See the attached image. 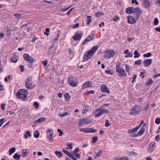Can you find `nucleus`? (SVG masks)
Masks as SVG:
<instances>
[{
  "mask_svg": "<svg viewBox=\"0 0 160 160\" xmlns=\"http://www.w3.org/2000/svg\"><path fill=\"white\" fill-rule=\"evenodd\" d=\"M28 94V92L27 89H21L17 92L16 96L18 98L24 100L27 98Z\"/></svg>",
  "mask_w": 160,
  "mask_h": 160,
  "instance_id": "obj_1",
  "label": "nucleus"
},
{
  "mask_svg": "<svg viewBox=\"0 0 160 160\" xmlns=\"http://www.w3.org/2000/svg\"><path fill=\"white\" fill-rule=\"evenodd\" d=\"M109 111L106 109H101L98 108L93 112V114H95V117L98 118L101 116L102 114L105 113H108Z\"/></svg>",
  "mask_w": 160,
  "mask_h": 160,
  "instance_id": "obj_2",
  "label": "nucleus"
},
{
  "mask_svg": "<svg viewBox=\"0 0 160 160\" xmlns=\"http://www.w3.org/2000/svg\"><path fill=\"white\" fill-rule=\"evenodd\" d=\"M68 81L69 84L72 87H76L77 86V79L74 77L69 76Z\"/></svg>",
  "mask_w": 160,
  "mask_h": 160,
  "instance_id": "obj_3",
  "label": "nucleus"
},
{
  "mask_svg": "<svg viewBox=\"0 0 160 160\" xmlns=\"http://www.w3.org/2000/svg\"><path fill=\"white\" fill-rule=\"evenodd\" d=\"M141 111V109L140 107L136 105L131 108L129 112V114H138Z\"/></svg>",
  "mask_w": 160,
  "mask_h": 160,
  "instance_id": "obj_4",
  "label": "nucleus"
},
{
  "mask_svg": "<svg viewBox=\"0 0 160 160\" xmlns=\"http://www.w3.org/2000/svg\"><path fill=\"white\" fill-rule=\"evenodd\" d=\"M32 79L30 77L25 81V86L28 89H30L34 88L35 85L33 84L31 82Z\"/></svg>",
  "mask_w": 160,
  "mask_h": 160,
  "instance_id": "obj_5",
  "label": "nucleus"
},
{
  "mask_svg": "<svg viewBox=\"0 0 160 160\" xmlns=\"http://www.w3.org/2000/svg\"><path fill=\"white\" fill-rule=\"evenodd\" d=\"M92 122L91 119L83 118L79 120L78 126H81L82 124H88L91 123Z\"/></svg>",
  "mask_w": 160,
  "mask_h": 160,
  "instance_id": "obj_6",
  "label": "nucleus"
},
{
  "mask_svg": "<svg viewBox=\"0 0 160 160\" xmlns=\"http://www.w3.org/2000/svg\"><path fill=\"white\" fill-rule=\"evenodd\" d=\"M133 13H135L134 15V17L135 18H137V19L139 18L140 16L142 13V10L138 8H133Z\"/></svg>",
  "mask_w": 160,
  "mask_h": 160,
  "instance_id": "obj_7",
  "label": "nucleus"
},
{
  "mask_svg": "<svg viewBox=\"0 0 160 160\" xmlns=\"http://www.w3.org/2000/svg\"><path fill=\"white\" fill-rule=\"evenodd\" d=\"M115 55V52L113 50H109L104 53L103 57L106 58H110L113 57Z\"/></svg>",
  "mask_w": 160,
  "mask_h": 160,
  "instance_id": "obj_8",
  "label": "nucleus"
},
{
  "mask_svg": "<svg viewBox=\"0 0 160 160\" xmlns=\"http://www.w3.org/2000/svg\"><path fill=\"white\" fill-rule=\"evenodd\" d=\"M93 55L89 51L86 52L83 57V61L85 62L90 59Z\"/></svg>",
  "mask_w": 160,
  "mask_h": 160,
  "instance_id": "obj_9",
  "label": "nucleus"
},
{
  "mask_svg": "<svg viewBox=\"0 0 160 160\" xmlns=\"http://www.w3.org/2000/svg\"><path fill=\"white\" fill-rule=\"evenodd\" d=\"M82 32H77L73 36V38L75 41L79 40L82 36Z\"/></svg>",
  "mask_w": 160,
  "mask_h": 160,
  "instance_id": "obj_10",
  "label": "nucleus"
},
{
  "mask_svg": "<svg viewBox=\"0 0 160 160\" xmlns=\"http://www.w3.org/2000/svg\"><path fill=\"white\" fill-rule=\"evenodd\" d=\"M23 58L25 60L28 62H33L34 61L33 59L28 54H24Z\"/></svg>",
  "mask_w": 160,
  "mask_h": 160,
  "instance_id": "obj_11",
  "label": "nucleus"
},
{
  "mask_svg": "<svg viewBox=\"0 0 160 160\" xmlns=\"http://www.w3.org/2000/svg\"><path fill=\"white\" fill-rule=\"evenodd\" d=\"M155 143L152 142L150 144L148 148H147V151L150 153L152 152L155 148L154 145Z\"/></svg>",
  "mask_w": 160,
  "mask_h": 160,
  "instance_id": "obj_12",
  "label": "nucleus"
},
{
  "mask_svg": "<svg viewBox=\"0 0 160 160\" xmlns=\"http://www.w3.org/2000/svg\"><path fill=\"white\" fill-rule=\"evenodd\" d=\"M92 86L91 83L89 81L86 82L84 83L82 87V89H84L86 88L91 87Z\"/></svg>",
  "mask_w": 160,
  "mask_h": 160,
  "instance_id": "obj_13",
  "label": "nucleus"
},
{
  "mask_svg": "<svg viewBox=\"0 0 160 160\" xmlns=\"http://www.w3.org/2000/svg\"><path fill=\"white\" fill-rule=\"evenodd\" d=\"M100 88L101 91L103 92H106L108 93H110L109 90L105 85L102 84Z\"/></svg>",
  "mask_w": 160,
  "mask_h": 160,
  "instance_id": "obj_14",
  "label": "nucleus"
},
{
  "mask_svg": "<svg viewBox=\"0 0 160 160\" xmlns=\"http://www.w3.org/2000/svg\"><path fill=\"white\" fill-rule=\"evenodd\" d=\"M128 21V23L133 24L136 23V21L135 20L134 18L132 16H127Z\"/></svg>",
  "mask_w": 160,
  "mask_h": 160,
  "instance_id": "obj_15",
  "label": "nucleus"
},
{
  "mask_svg": "<svg viewBox=\"0 0 160 160\" xmlns=\"http://www.w3.org/2000/svg\"><path fill=\"white\" fill-rule=\"evenodd\" d=\"M117 72L118 73V76L120 77H126L127 76V74L125 73V70L122 69L117 71Z\"/></svg>",
  "mask_w": 160,
  "mask_h": 160,
  "instance_id": "obj_16",
  "label": "nucleus"
},
{
  "mask_svg": "<svg viewBox=\"0 0 160 160\" xmlns=\"http://www.w3.org/2000/svg\"><path fill=\"white\" fill-rule=\"evenodd\" d=\"M152 62V60L151 59H147L144 60V65L145 67H148L151 64Z\"/></svg>",
  "mask_w": 160,
  "mask_h": 160,
  "instance_id": "obj_17",
  "label": "nucleus"
},
{
  "mask_svg": "<svg viewBox=\"0 0 160 160\" xmlns=\"http://www.w3.org/2000/svg\"><path fill=\"white\" fill-rule=\"evenodd\" d=\"M45 118L44 117H41L39 118L37 120L34 121V123L36 124L38 123H41L45 121Z\"/></svg>",
  "mask_w": 160,
  "mask_h": 160,
  "instance_id": "obj_18",
  "label": "nucleus"
},
{
  "mask_svg": "<svg viewBox=\"0 0 160 160\" xmlns=\"http://www.w3.org/2000/svg\"><path fill=\"white\" fill-rule=\"evenodd\" d=\"M143 2V5L146 8L150 7V3L148 0H144Z\"/></svg>",
  "mask_w": 160,
  "mask_h": 160,
  "instance_id": "obj_19",
  "label": "nucleus"
},
{
  "mask_svg": "<svg viewBox=\"0 0 160 160\" xmlns=\"http://www.w3.org/2000/svg\"><path fill=\"white\" fill-rule=\"evenodd\" d=\"M133 7H128L126 9V12L128 14H130L131 13H132L133 12Z\"/></svg>",
  "mask_w": 160,
  "mask_h": 160,
  "instance_id": "obj_20",
  "label": "nucleus"
},
{
  "mask_svg": "<svg viewBox=\"0 0 160 160\" xmlns=\"http://www.w3.org/2000/svg\"><path fill=\"white\" fill-rule=\"evenodd\" d=\"M98 48V47L97 46H94L89 50V52L93 55Z\"/></svg>",
  "mask_w": 160,
  "mask_h": 160,
  "instance_id": "obj_21",
  "label": "nucleus"
},
{
  "mask_svg": "<svg viewBox=\"0 0 160 160\" xmlns=\"http://www.w3.org/2000/svg\"><path fill=\"white\" fill-rule=\"evenodd\" d=\"M140 127V126H138L133 129H130L128 131V133H133L137 131Z\"/></svg>",
  "mask_w": 160,
  "mask_h": 160,
  "instance_id": "obj_22",
  "label": "nucleus"
},
{
  "mask_svg": "<svg viewBox=\"0 0 160 160\" xmlns=\"http://www.w3.org/2000/svg\"><path fill=\"white\" fill-rule=\"evenodd\" d=\"M94 39L93 38L91 37L90 35L87 38L85 39L83 42V44H85V43L86 42H88L90 41L91 40H93Z\"/></svg>",
  "mask_w": 160,
  "mask_h": 160,
  "instance_id": "obj_23",
  "label": "nucleus"
},
{
  "mask_svg": "<svg viewBox=\"0 0 160 160\" xmlns=\"http://www.w3.org/2000/svg\"><path fill=\"white\" fill-rule=\"evenodd\" d=\"M87 133H94L97 132V130L96 129H94L92 128H87Z\"/></svg>",
  "mask_w": 160,
  "mask_h": 160,
  "instance_id": "obj_24",
  "label": "nucleus"
},
{
  "mask_svg": "<svg viewBox=\"0 0 160 160\" xmlns=\"http://www.w3.org/2000/svg\"><path fill=\"white\" fill-rule=\"evenodd\" d=\"M88 107L87 105H84L82 109V113H84L88 111Z\"/></svg>",
  "mask_w": 160,
  "mask_h": 160,
  "instance_id": "obj_25",
  "label": "nucleus"
},
{
  "mask_svg": "<svg viewBox=\"0 0 160 160\" xmlns=\"http://www.w3.org/2000/svg\"><path fill=\"white\" fill-rule=\"evenodd\" d=\"M115 160H129V159L127 157L123 156L122 157L117 158H115Z\"/></svg>",
  "mask_w": 160,
  "mask_h": 160,
  "instance_id": "obj_26",
  "label": "nucleus"
},
{
  "mask_svg": "<svg viewBox=\"0 0 160 160\" xmlns=\"http://www.w3.org/2000/svg\"><path fill=\"white\" fill-rule=\"evenodd\" d=\"M28 152L26 149H23L22 150V157H25L28 155Z\"/></svg>",
  "mask_w": 160,
  "mask_h": 160,
  "instance_id": "obj_27",
  "label": "nucleus"
},
{
  "mask_svg": "<svg viewBox=\"0 0 160 160\" xmlns=\"http://www.w3.org/2000/svg\"><path fill=\"white\" fill-rule=\"evenodd\" d=\"M30 25V23H27L25 24H23L22 27L21 28H24V31H26V30H27V28H28V27L29 26V25Z\"/></svg>",
  "mask_w": 160,
  "mask_h": 160,
  "instance_id": "obj_28",
  "label": "nucleus"
},
{
  "mask_svg": "<svg viewBox=\"0 0 160 160\" xmlns=\"http://www.w3.org/2000/svg\"><path fill=\"white\" fill-rule=\"evenodd\" d=\"M16 150V148L14 147L11 148L10 149L9 152V155H11Z\"/></svg>",
  "mask_w": 160,
  "mask_h": 160,
  "instance_id": "obj_29",
  "label": "nucleus"
},
{
  "mask_svg": "<svg viewBox=\"0 0 160 160\" xmlns=\"http://www.w3.org/2000/svg\"><path fill=\"white\" fill-rule=\"evenodd\" d=\"M21 157V155L18 154V153H16L14 154L13 156V158L14 159L19 160L20 159V157Z\"/></svg>",
  "mask_w": 160,
  "mask_h": 160,
  "instance_id": "obj_30",
  "label": "nucleus"
},
{
  "mask_svg": "<svg viewBox=\"0 0 160 160\" xmlns=\"http://www.w3.org/2000/svg\"><path fill=\"white\" fill-rule=\"evenodd\" d=\"M64 97L65 98V100L66 101H68L70 98V97L68 93H66L64 95Z\"/></svg>",
  "mask_w": 160,
  "mask_h": 160,
  "instance_id": "obj_31",
  "label": "nucleus"
},
{
  "mask_svg": "<svg viewBox=\"0 0 160 160\" xmlns=\"http://www.w3.org/2000/svg\"><path fill=\"white\" fill-rule=\"evenodd\" d=\"M55 153L57 156L59 158L62 157V152L60 151H58L56 150L55 151Z\"/></svg>",
  "mask_w": 160,
  "mask_h": 160,
  "instance_id": "obj_32",
  "label": "nucleus"
},
{
  "mask_svg": "<svg viewBox=\"0 0 160 160\" xmlns=\"http://www.w3.org/2000/svg\"><path fill=\"white\" fill-rule=\"evenodd\" d=\"M122 68L121 67L120 63H117L116 65V71L120 70Z\"/></svg>",
  "mask_w": 160,
  "mask_h": 160,
  "instance_id": "obj_33",
  "label": "nucleus"
},
{
  "mask_svg": "<svg viewBox=\"0 0 160 160\" xmlns=\"http://www.w3.org/2000/svg\"><path fill=\"white\" fill-rule=\"evenodd\" d=\"M11 60L12 62H16L17 61V59L16 56L13 55L12 57Z\"/></svg>",
  "mask_w": 160,
  "mask_h": 160,
  "instance_id": "obj_34",
  "label": "nucleus"
},
{
  "mask_svg": "<svg viewBox=\"0 0 160 160\" xmlns=\"http://www.w3.org/2000/svg\"><path fill=\"white\" fill-rule=\"evenodd\" d=\"M144 129L142 128L138 132L137 136L141 135H142L143 133L144 132Z\"/></svg>",
  "mask_w": 160,
  "mask_h": 160,
  "instance_id": "obj_35",
  "label": "nucleus"
},
{
  "mask_svg": "<svg viewBox=\"0 0 160 160\" xmlns=\"http://www.w3.org/2000/svg\"><path fill=\"white\" fill-rule=\"evenodd\" d=\"M53 134V132H51L49 135L47 137V139L50 141L52 140V135Z\"/></svg>",
  "mask_w": 160,
  "mask_h": 160,
  "instance_id": "obj_36",
  "label": "nucleus"
},
{
  "mask_svg": "<svg viewBox=\"0 0 160 160\" xmlns=\"http://www.w3.org/2000/svg\"><path fill=\"white\" fill-rule=\"evenodd\" d=\"M91 17L90 16H88L87 17V18L88 19L87 20L88 21L86 23V24L88 25L89 24V23L92 21V19H91Z\"/></svg>",
  "mask_w": 160,
  "mask_h": 160,
  "instance_id": "obj_37",
  "label": "nucleus"
},
{
  "mask_svg": "<svg viewBox=\"0 0 160 160\" xmlns=\"http://www.w3.org/2000/svg\"><path fill=\"white\" fill-rule=\"evenodd\" d=\"M103 13L102 12H98L95 14V16L98 18H99L102 15H103Z\"/></svg>",
  "mask_w": 160,
  "mask_h": 160,
  "instance_id": "obj_38",
  "label": "nucleus"
},
{
  "mask_svg": "<svg viewBox=\"0 0 160 160\" xmlns=\"http://www.w3.org/2000/svg\"><path fill=\"white\" fill-rule=\"evenodd\" d=\"M98 138L97 136L93 137L92 138V143H94L97 142L98 141Z\"/></svg>",
  "mask_w": 160,
  "mask_h": 160,
  "instance_id": "obj_39",
  "label": "nucleus"
},
{
  "mask_svg": "<svg viewBox=\"0 0 160 160\" xmlns=\"http://www.w3.org/2000/svg\"><path fill=\"white\" fill-rule=\"evenodd\" d=\"M39 136V133L38 131H36L34 133V136L36 138H38Z\"/></svg>",
  "mask_w": 160,
  "mask_h": 160,
  "instance_id": "obj_40",
  "label": "nucleus"
},
{
  "mask_svg": "<svg viewBox=\"0 0 160 160\" xmlns=\"http://www.w3.org/2000/svg\"><path fill=\"white\" fill-rule=\"evenodd\" d=\"M152 82L153 81L151 79H150V80L147 81L146 85V86H149L152 84Z\"/></svg>",
  "mask_w": 160,
  "mask_h": 160,
  "instance_id": "obj_41",
  "label": "nucleus"
},
{
  "mask_svg": "<svg viewBox=\"0 0 160 160\" xmlns=\"http://www.w3.org/2000/svg\"><path fill=\"white\" fill-rule=\"evenodd\" d=\"M33 106L35 109H38L39 107V104L37 102H34L33 103Z\"/></svg>",
  "mask_w": 160,
  "mask_h": 160,
  "instance_id": "obj_42",
  "label": "nucleus"
},
{
  "mask_svg": "<svg viewBox=\"0 0 160 160\" xmlns=\"http://www.w3.org/2000/svg\"><path fill=\"white\" fill-rule=\"evenodd\" d=\"M87 128H80L79 129V131L85 133H87Z\"/></svg>",
  "mask_w": 160,
  "mask_h": 160,
  "instance_id": "obj_43",
  "label": "nucleus"
},
{
  "mask_svg": "<svg viewBox=\"0 0 160 160\" xmlns=\"http://www.w3.org/2000/svg\"><path fill=\"white\" fill-rule=\"evenodd\" d=\"M128 155L130 156L132 155H137V153L133 152H128Z\"/></svg>",
  "mask_w": 160,
  "mask_h": 160,
  "instance_id": "obj_44",
  "label": "nucleus"
},
{
  "mask_svg": "<svg viewBox=\"0 0 160 160\" xmlns=\"http://www.w3.org/2000/svg\"><path fill=\"white\" fill-rule=\"evenodd\" d=\"M68 113L67 112H65L64 113H63L62 114H61L60 113L58 114V115L60 117H63L65 116H66L68 115Z\"/></svg>",
  "mask_w": 160,
  "mask_h": 160,
  "instance_id": "obj_45",
  "label": "nucleus"
},
{
  "mask_svg": "<svg viewBox=\"0 0 160 160\" xmlns=\"http://www.w3.org/2000/svg\"><path fill=\"white\" fill-rule=\"evenodd\" d=\"M133 56V53L132 52H128V54L126 55L125 56V57L126 58L128 57H132Z\"/></svg>",
  "mask_w": 160,
  "mask_h": 160,
  "instance_id": "obj_46",
  "label": "nucleus"
},
{
  "mask_svg": "<svg viewBox=\"0 0 160 160\" xmlns=\"http://www.w3.org/2000/svg\"><path fill=\"white\" fill-rule=\"evenodd\" d=\"M14 16L16 18L19 19L20 18L21 16V15L20 14L15 13L14 14Z\"/></svg>",
  "mask_w": 160,
  "mask_h": 160,
  "instance_id": "obj_47",
  "label": "nucleus"
},
{
  "mask_svg": "<svg viewBox=\"0 0 160 160\" xmlns=\"http://www.w3.org/2000/svg\"><path fill=\"white\" fill-rule=\"evenodd\" d=\"M152 54L151 52L148 53L143 55V56L145 57H149L151 56Z\"/></svg>",
  "mask_w": 160,
  "mask_h": 160,
  "instance_id": "obj_48",
  "label": "nucleus"
},
{
  "mask_svg": "<svg viewBox=\"0 0 160 160\" xmlns=\"http://www.w3.org/2000/svg\"><path fill=\"white\" fill-rule=\"evenodd\" d=\"M57 131L58 132H59V135L60 136H61L63 135V133L62 132V131L60 129H58L57 130Z\"/></svg>",
  "mask_w": 160,
  "mask_h": 160,
  "instance_id": "obj_49",
  "label": "nucleus"
},
{
  "mask_svg": "<svg viewBox=\"0 0 160 160\" xmlns=\"http://www.w3.org/2000/svg\"><path fill=\"white\" fill-rule=\"evenodd\" d=\"M155 122L156 124H159L160 123V118H157L156 119Z\"/></svg>",
  "mask_w": 160,
  "mask_h": 160,
  "instance_id": "obj_50",
  "label": "nucleus"
},
{
  "mask_svg": "<svg viewBox=\"0 0 160 160\" xmlns=\"http://www.w3.org/2000/svg\"><path fill=\"white\" fill-rule=\"evenodd\" d=\"M105 126L106 127H107L110 125V124L108 122V119H106L105 121Z\"/></svg>",
  "mask_w": 160,
  "mask_h": 160,
  "instance_id": "obj_51",
  "label": "nucleus"
},
{
  "mask_svg": "<svg viewBox=\"0 0 160 160\" xmlns=\"http://www.w3.org/2000/svg\"><path fill=\"white\" fill-rule=\"evenodd\" d=\"M158 20L157 18H155L154 19V24L155 25H156L158 24Z\"/></svg>",
  "mask_w": 160,
  "mask_h": 160,
  "instance_id": "obj_52",
  "label": "nucleus"
},
{
  "mask_svg": "<svg viewBox=\"0 0 160 160\" xmlns=\"http://www.w3.org/2000/svg\"><path fill=\"white\" fill-rule=\"evenodd\" d=\"M6 106V104L5 103H2L1 104V109L3 111H4L5 110V107Z\"/></svg>",
  "mask_w": 160,
  "mask_h": 160,
  "instance_id": "obj_53",
  "label": "nucleus"
},
{
  "mask_svg": "<svg viewBox=\"0 0 160 160\" xmlns=\"http://www.w3.org/2000/svg\"><path fill=\"white\" fill-rule=\"evenodd\" d=\"M20 68L21 71V72H22L24 71V66L23 65H21L20 66Z\"/></svg>",
  "mask_w": 160,
  "mask_h": 160,
  "instance_id": "obj_54",
  "label": "nucleus"
},
{
  "mask_svg": "<svg viewBox=\"0 0 160 160\" xmlns=\"http://www.w3.org/2000/svg\"><path fill=\"white\" fill-rule=\"evenodd\" d=\"M102 152V150H100L99 151V152H98V153H97V154H96L97 156L98 157L100 156L101 155V153Z\"/></svg>",
  "mask_w": 160,
  "mask_h": 160,
  "instance_id": "obj_55",
  "label": "nucleus"
},
{
  "mask_svg": "<svg viewBox=\"0 0 160 160\" xmlns=\"http://www.w3.org/2000/svg\"><path fill=\"white\" fill-rule=\"evenodd\" d=\"M141 63V61L140 60H138L137 61H136L135 62V65H140Z\"/></svg>",
  "mask_w": 160,
  "mask_h": 160,
  "instance_id": "obj_56",
  "label": "nucleus"
},
{
  "mask_svg": "<svg viewBox=\"0 0 160 160\" xmlns=\"http://www.w3.org/2000/svg\"><path fill=\"white\" fill-rule=\"evenodd\" d=\"M62 152L64 153L66 155H67V156H68L69 154V153H70L68 151L65 150H64V149H63L62 150Z\"/></svg>",
  "mask_w": 160,
  "mask_h": 160,
  "instance_id": "obj_57",
  "label": "nucleus"
},
{
  "mask_svg": "<svg viewBox=\"0 0 160 160\" xmlns=\"http://www.w3.org/2000/svg\"><path fill=\"white\" fill-rule=\"evenodd\" d=\"M29 63L28 65V66L29 67V68H32V66L33 65V64L32 63V62H29Z\"/></svg>",
  "mask_w": 160,
  "mask_h": 160,
  "instance_id": "obj_58",
  "label": "nucleus"
},
{
  "mask_svg": "<svg viewBox=\"0 0 160 160\" xmlns=\"http://www.w3.org/2000/svg\"><path fill=\"white\" fill-rule=\"evenodd\" d=\"M26 134L29 137H31V134L30 133V132L29 131H27L25 132Z\"/></svg>",
  "mask_w": 160,
  "mask_h": 160,
  "instance_id": "obj_59",
  "label": "nucleus"
},
{
  "mask_svg": "<svg viewBox=\"0 0 160 160\" xmlns=\"http://www.w3.org/2000/svg\"><path fill=\"white\" fill-rule=\"evenodd\" d=\"M129 66L128 65H127L126 64V70L127 72H129Z\"/></svg>",
  "mask_w": 160,
  "mask_h": 160,
  "instance_id": "obj_60",
  "label": "nucleus"
},
{
  "mask_svg": "<svg viewBox=\"0 0 160 160\" xmlns=\"http://www.w3.org/2000/svg\"><path fill=\"white\" fill-rule=\"evenodd\" d=\"M132 3H135V4L137 5L138 4V2H137V0H132Z\"/></svg>",
  "mask_w": 160,
  "mask_h": 160,
  "instance_id": "obj_61",
  "label": "nucleus"
},
{
  "mask_svg": "<svg viewBox=\"0 0 160 160\" xmlns=\"http://www.w3.org/2000/svg\"><path fill=\"white\" fill-rule=\"evenodd\" d=\"M11 30L8 29H7V33L8 35H11Z\"/></svg>",
  "mask_w": 160,
  "mask_h": 160,
  "instance_id": "obj_62",
  "label": "nucleus"
},
{
  "mask_svg": "<svg viewBox=\"0 0 160 160\" xmlns=\"http://www.w3.org/2000/svg\"><path fill=\"white\" fill-rule=\"evenodd\" d=\"M42 63L44 66H45L47 64L48 61L46 60L43 61L42 62Z\"/></svg>",
  "mask_w": 160,
  "mask_h": 160,
  "instance_id": "obj_63",
  "label": "nucleus"
},
{
  "mask_svg": "<svg viewBox=\"0 0 160 160\" xmlns=\"http://www.w3.org/2000/svg\"><path fill=\"white\" fill-rule=\"evenodd\" d=\"M95 93V92L93 90H91L89 91H88L87 92V93L88 94H90L92 93V94H94Z\"/></svg>",
  "mask_w": 160,
  "mask_h": 160,
  "instance_id": "obj_64",
  "label": "nucleus"
}]
</instances>
